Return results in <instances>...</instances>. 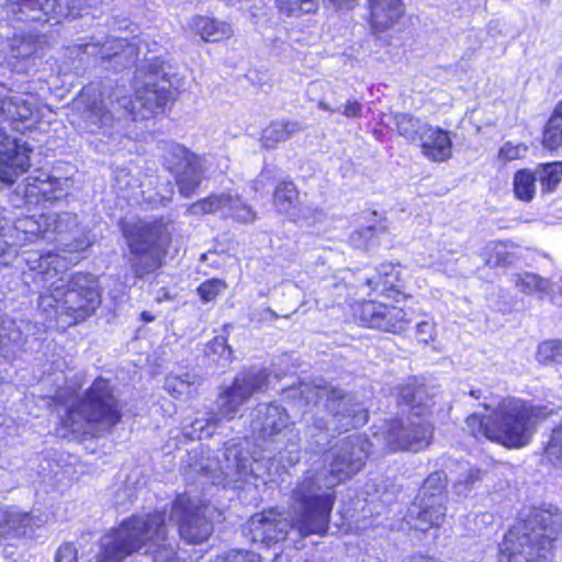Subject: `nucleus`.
<instances>
[{"mask_svg":"<svg viewBox=\"0 0 562 562\" xmlns=\"http://www.w3.org/2000/svg\"><path fill=\"white\" fill-rule=\"evenodd\" d=\"M367 451L359 436H349L336 443L326 454L328 468L308 474L293 490L294 524L302 533L322 535L327 530L335 496L330 492L341 481L358 473Z\"/></svg>","mask_w":562,"mask_h":562,"instance_id":"obj_1","label":"nucleus"},{"mask_svg":"<svg viewBox=\"0 0 562 562\" xmlns=\"http://www.w3.org/2000/svg\"><path fill=\"white\" fill-rule=\"evenodd\" d=\"M481 407L488 415L469 414L464 419L468 435L477 441L487 440L507 449L528 446L538 425L557 414L553 407L513 395L502 397L494 407L486 403Z\"/></svg>","mask_w":562,"mask_h":562,"instance_id":"obj_2","label":"nucleus"},{"mask_svg":"<svg viewBox=\"0 0 562 562\" xmlns=\"http://www.w3.org/2000/svg\"><path fill=\"white\" fill-rule=\"evenodd\" d=\"M47 267L35 274L44 288L38 297V312L45 321H61L75 325L92 315L101 303L95 278L89 273L60 274L56 267L59 257L48 255Z\"/></svg>","mask_w":562,"mask_h":562,"instance_id":"obj_3","label":"nucleus"},{"mask_svg":"<svg viewBox=\"0 0 562 562\" xmlns=\"http://www.w3.org/2000/svg\"><path fill=\"white\" fill-rule=\"evenodd\" d=\"M166 515L155 512L134 515L123 520L116 529L101 537L97 562H122L145 548V554L162 562L172 559L176 549L167 535Z\"/></svg>","mask_w":562,"mask_h":562,"instance_id":"obj_4","label":"nucleus"},{"mask_svg":"<svg viewBox=\"0 0 562 562\" xmlns=\"http://www.w3.org/2000/svg\"><path fill=\"white\" fill-rule=\"evenodd\" d=\"M561 529L557 512L535 508L505 533L498 562H552Z\"/></svg>","mask_w":562,"mask_h":562,"instance_id":"obj_5","label":"nucleus"},{"mask_svg":"<svg viewBox=\"0 0 562 562\" xmlns=\"http://www.w3.org/2000/svg\"><path fill=\"white\" fill-rule=\"evenodd\" d=\"M171 67L159 58L147 60L135 71V99L117 98V104L133 120H146L162 112L172 99Z\"/></svg>","mask_w":562,"mask_h":562,"instance_id":"obj_6","label":"nucleus"},{"mask_svg":"<svg viewBox=\"0 0 562 562\" xmlns=\"http://www.w3.org/2000/svg\"><path fill=\"white\" fill-rule=\"evenodd\" d=\"M170 224L162 220L126 222L122 226L130 256L128 265L138 279L155 273L161 266L170 244Z\"/></svg>","mask_w":562,"mask_h":562,"instance_id":"obj_7","label":"nucleus"},{"mask_svg":"<svg viewBox=\"0 0 562 562\" xmlns=\"http://www.w3.org/2000/svg\"><path fill=\"white\" fill-rule=\"evenodd\" d=\"M121 413L110 382L103 378L94 380L85 397L71 407L64 419L72 432L98 436L119 423Z\"/></svg>","mask_w":562,"mask_h":562,"instance_id":"obj_8","label":"nucleus"},{"mask_svg":"<svg viewBox=\"0 0 562 562\" xmlns=\"http://www.w3.org/2000/svg\"><path fill=\"white\" fill-rule=\"evenodd\" d=\"M285 393L288 397L305 405L312 401L325 400L324 407L331 415V419L329 422L323 415H314L306 429V435L311 438H316L323 431H347L358 423L357 412L350 398L340 389L301 383L297 387L288 389Z\"/></svg>","mask_w":562,"mask_h":562,"instance_id":"obj_9","label":"nucleus"},{"mask_svg":"<svg viewBox=\"0 0 562 562\" xmlns=\"http://www.w3.org/2000/svg\"><path fill=\"white\" fill-rule=\"evenodd\" d=\"M250 416V430L258 446L278 452L297 449L299 432L285 408L274 403H261Z\"/></svg>","mask_w":562,"mask_h":562,"instance_id":"obj_10","label":"nucleus"},{"mask_svg":"<svg viewBox=\"0 0 562 562\" xmlns=\"http://www.w3.org/2000/svg\"><path fill=\"white\" fill-rule=\"evenodd\" d=\"M447 481L442 472L430 473L415 497L413 508L408 509L405 520L411 529L427 532L439 529L447 515Z\"/></svg>","mask_w":562,"mask_h":562,"instance_id":"obj_11","label":"nucleus"},{"mask_svg":"<svg viewBox=\"0 0 562 562\" xmlns=\"http://www.w3.org/2000/svg\"><path fill=\"white\" fill-rule=\"evenodd\" d=\"M269 372L263 368L252 367L247 371L237 374L232 385L223 389L217 397V412L213 414L210 422L220 424L223 419L232 420L239 408L250 397L268 386Z\"/></svg>","mask_w":562,"mask_h":562,"instance_id":"obj_12","label":"nucleus"},{"mask_svg":"<svg viewBox=\"0 0 562 562\" xmlns=\"http://www.w3.org/2000/svg\"><path fill=\"white\" fill-rule=\"evenodd\" d=\"M269 372L263 368L252 367L247 371L237 374L232 385L223 389L217 397V412L213 414L210 422L220 424L223 419L232 420L239 408L250 397L268 386Z\"/></svg>","mask_w":562,"mask_h":562,"instance_id":"obj_13","label":"nucleus"},{"mask_svg":"<svg viewBox=\"0 0 562 562\" xmlns=\"http://www.w3.org/2000/svg\"><path fill=\"white\" fill-rule=\"evenodd\" d=\"M195 467L196 471L210 477L213 484L243 482L254 474L248 452L238 445L226 447L222 459L207 457Z\"/></svg>","mask_w":562,"mask_h":562,"instance_id":"obj_14","label":"nucleus"},{"mask_svg":"<svg viewBox=\"0 0 562 562\" xmlns=\"http://www.w3.org/2000/svg\"><path fill=\"white\" fill-rule=\"evenodd\" d=\"M215 508L210 504L196 505L181 496L172 505L170 519L178 524L179 535L189 543H201L213 532L212 514Z\"/></svg>","mask_w":562,"mask_h":562,"instance_id":"obj_15","label":"nucleus"},{"mask_svg":"<svg viewBox=\"0 0 562 562\" xmlns=\"http://www.w3.org/2000/svg\"><path fill=\"white\" fill-rule=\"evenodd\" d=\"M164 166L176 176V182L182 196L192 195L203 179L200 159L189 149L177 143L162 146Z\"/></svg>","mask_w":562,"mask_h":562,"instance_id":"obj_16","label":"nucleus"},{"mask_svg":"<svg viewBox=\"0 0 562 562\" xmlns=\"http://www.w3.org/2000/svg\"><path fill=\"white\" fill-rule=\"evenodd\" d=\"M409 279L411 273L407 267L398 263L391 265L389 269V299H392L395 303L404 302V305L389 304V333L402 334L411 327L414 311L405 305L406 301L412 299L408 292Z\"/></svg>","mask_w":562,"mask_h":562,"instance_id":"obj_17","label":"nucleus"},{"mask_svg":"<svg viewBox=\"0 0 562 562\" xmlns=\"http://www.w3.org/2000/svg\"><path fill=\"white\" fill-rule=\"evenodd\" d=\"M434 430L427 420L407 424L397 418L389 420V452H418L431 443Z\"/></svg>","mask_w":562,"mask_h":562,"instance_id":"obj_18","label":"nucleus"},{"mask_svg":"<svg viewBox=\"0 0 562 562\" xmlns=\"http://www.w3.org/2000/svg\"><path fill=\"white\" fill-rule=\"evenodd\" d=\"M293 501V495L291 496ZM293 502L290 506L291 522L283 518L282 515L273 509L265 510L254 515L248 521V531L254 542L270 546L286 539L290 528H294L303 537L310 533H302L294 524Z\"/></svg>","mask_w":562,"mask_h":562,"instance_id":"obj_19","label":"nucleus"},{"mask_svg":"<svg viewBox=\"0 0 562 562\" xmlns=\"http://www.w3.org/2000/svg\"><path fill=\"white\" fill-rule=\"evenodd\" d=\"M75 106L80 112L83 128L90 133L110 125L113 120L112 111L103 104L102 93L94 87L83 88L75 100Z\"/></svg>","mask_w":562,"mask_h":562,"instance_id":"obj_20","label":"nucleus"},{"mask_svg":"<svg viewBox=\"0 0 562 562\" xmlns=\"http://www.w3.org/2000/svg\"><path fill=\"white\" fill-rule=\"evenodd\" d=\"M46 45L44 36L16 35L10 42L7 63L13 71L27 72L35 66V60L43 56Z\"/></svg>","mask_w":562,"mask_h":562,"instance_id":"obj_21","label":"nucleus"},{"mask_svg":"<svg viewBox=\"0 0 562 562\" xmlns=\"http://www.w3.org/2000/svg\"><path fill=\"white\" fill-rule=\"evenodd\" d=\"M420 153L431 162H445L452 158L451 132L430 124H424L419 136Z\"/></svg>","mask_w":562,"mask_h":562,"instance_id":"obj_22","label":"nucleus"},{"mask_svg":"<svg viewBox=\"0 0 562 562\" xmlns=\"http://www.w3.org/2000/svg\"><path fill=\"white\" fill-rule=\"evenodd\" d=\"M396 402L416 417L430 416L435 406L434 396L425 384L417 382L416 378L398 386Z\"/></svg>","mask_w":562,"mask_h":562,"instance_id":"obj_23","label":"nucleus"},{"mask_svg":"<svg viewBox=\"0 0 562 562\" xmlns=\"http://www.w3.org/2000/svg\"><path fill=\"white\" fill-rule=\"evenodd\" d=\"M26 181L23 187L26 205L38 204L41 201H56L66 195V179L52 178L43 173L42 177H29Z\"/></svg>","mask_w":562,"mask_h":562,"instance_id":"obj_24","label":"nucleus"},{"mask_svg":"<svg viewBox=\"0 0 562 562\" xmlns=\"http://www.w3.org/2000/svg\"><path fill=\"white\" fill-rule=\"evenodd\" d=\"M32 327L30 321L16 322L0 314V353L5 358L15 356L23 349Z\"/></svg>","mask_w":562,"mask_h":562,"instance_id":"obj_25","label":"nucleus"},{"mask_svg":"<svg viewBox=\"0 0 562 562\" xmlns=\"http://www.w3.org/2000/svg\"><path fill=\"white\" fill-rule=\"evenodd\" d=\"M299 203V192L292 182H281L274 190L273 204L279 213L293 216L295 218L322 221L325 217L322 209L305 207L301 210V214H296V205Z\"/></svg>","mask_w":562,"mask_h":562,"instance_id":"obj_26","label":"nucleus"},{"mask_svg":"<svg viewBox=\"0 0 562 562\" xmlns=\"http://www.w3.org/2000/svg\"><path fill=\"white\" fill-rule=\"evenodd\" d=\"M137 57V48L124 38H108L100 42V60L111 64L114 70H120L133 65Z\"/></svg>","mask_w":562,"mask_h":562,"instance_id":"obj_27","label":"nucleus"},{"mask_svg":"<svg viewBox=\"0 0 562 562\" xmlns=\"http://www.w3.org/2000/svg\"><path fill=\"white\" fill-rule=\"evenodd\" d=\"M517 249L518 246L510 240H490L479 256L484 266L490 269H507L518 259Z\"/></svg>","mask_w":562,"mask_h":562,"instance_id":"obj_28","label":"nucleus"},{"mask_svg":"<svg viewBox=\"0 0 562 562\" xmlns=\"http://www.w3.org/2000/svg\"><path fill=\"white\" fill-rule=\"evenodd\" d=\"M31 516L8 507H0V544L11 543L26 533Z\"/></svg>","mask_w":562,"mask_h":562,"instance_id":"obj_29","label":"nucleus"},{"mask_svg":"<svg viewBox=\"0 0 562 562\" xmlns=\"http://www.w3.org/2000/svg\"><path fill=\"white\" fill-rule=\"evenodd\" d=\"M237 195L231 193H214L205 199H201L192 203L188 207V212L192 215H206L221 213L223 216L232 214L233 207L236 206Z\"/></svg>","mask_w":562,"mask_h":562,"instance_id":"obj_30","label":"nucleus"},{"mask_svg":"<svg viewBox=\"0 0 562 562\" xmlns=\"http://www.w3.org/2000/svg\"><path fill=\"white\" fill-rule=\"evenodd\" d=\"M303 128V125L297 121H274L262 131L261 145L267 149L276 148L279 143L288 140L302 132Z\"/></svg>","mask_w":562,"mask_h":562,"instance_id":"obj_31","label":"nucleus"},{"mask_svg":"<svg viewBox=\"0 0 562 562\" xmlns=\"http://www.w3.org/2000/svg\"><path fill=\"white\" fill-rule=\"evenodd\" d=\"M202 382V376L195 373L169 374L165 381V390L177 400H188L198 395Z\"/></svg>","mask_w":562,"mask_h":562,"instance_id":"obj_32","label":"nucleus"},{"mask_svg":"<svg viewBox=\"0 0 562 562\" xmlns=\"http://www.w3.org/2000/svg\"><path fill=\"white\" fill-rule=\"evenodd\" d=\"M537 175L533 169L524 167L513 173L512 191L514 199L522 203H531L537 196Z\"/></svg>","mask_w":562,"mask_h":562,"instance_id":"obj_33","label":"nucleus"},{"mask_svg":"<svg viewBox=\"0 0 562 562\" xmlns=\"http://www.w3.org/2000/svg\"><path fill=\"white\" fill-rule=\"evenodd\" d=\"M35 105L25 95L15 94L10 98H0V117L8 121L31 120L35 113Z\"/></svg>","mask_w":562,"mask_h":562,"instance_id":"obj_34","label":"nucleus"},{"mask_svg":"<svg viewBox=\"0 0 562 562\" xmlns=\"http://www.w3.org/2000/svg\"><path fill=\"white\" fill-rule=\"evenodd\" d=\"M12 5L13 12H19L21 21H47L49 14L55 10L54 0H8Z\"/></svg>","mask_w":562,"mask_h":562,"instance_id":"obj_35","label":"nucleus"},{"mask_svg":"<svg viewBox=\"0 0 562 562\" xmlns=\"http://www.w3.org/2000/svg\"><path fill=\"white\" fill-rule=\"evenodd\" d=\"M541 195L554 193L562 183V160L540 162L533 169Z\"/></svg>","mask_w":562,"mask_h":562,"instance_id":"obj_36","label":"nucleus"},{"mask_svg":"<svg viewBox=\"0 0 562 562\" xmlns=\"http://www.w3.org/2000/svg\"><path fill=\"white\" fill-rule=\"evenodd\" d=\"M540 144L543 149L550 153L562 149V117L552 111H550L542 125Z\"/></svg>","mask_w":562,"mask_h":562,"instance_id":"obj_37","label":"nucleus"},{"mask_svg":"<svg viewBox=\"0 0 562 562\" xmlns=\"http://www.w3.org/2000/svg\"><path fill=\"white\" fill-rule=\"evenodd\" d=\"M194 26L206 42H220L233 35V29L228 23L215 19L199 16L194 21Z\"/></svg>","mask_w":562,"mask_h":562,"instance_id":"obj_38","label":"nucleus"},{"mask_svg":"<svg viewBox=\"0 0 562 562\" xmlns=\"http://www.w3.org/2000/svg\"><path fill=\"white\" fill-rule=\"evenodd\" d=\"M53 18H77L88 13V10L98 5L100 0H54Z\"/></svg>","mask_w":562,"mask_h":562,"instance_id":"obj_39","label":"nucleus"},{"mask_svg":"<svg viewBox=\"0 0 562 562\" xmlns=\"http://www.w3.org/2000/svg\"><path fill=\"white\" fill-rule=\"evenodd\" d=\"M516 288L526 295L544 294L549 291L550 282L548 279L532 272H521L516 274Z\"/></svg>","mask_w":562,"mask_h":562,"instance_id":"obj_40","label":"nucleus"},{"mask_svg":"<svg viewBox=\"0 0 562 562\" xmlns=\"http://www.w3.org/2000/svg\"><path fill=\"white\" fill-rule=\"evenodd\" d=\"M394 124L396 133L409 142L419 139L424 126L418 119L406 113L395 114Z\"/></svg>","mask_w":562,"mask_h":562,"instance_id":"obj_41","label":"nucleus"},{"mask_svg":"<svg viewBox=\"0 0 562 562\" xmlns=\"http://www.w3.org/2000/svg\"><path fill=\"white\" fill-rule=\"evenodd\" d=\"M542 456L548 462L562 465V420L551 429Z\"/></svg>","mask_w":562,"mask_h":562,"instance_id":"obj_42","label":"nucleus"},{"mask_svg":"<svg viewBox=\"0 0 562 562\" xmlns=\"http://www.w3.org/2000/svg\"><path fill=\"white\" fill-rule=\"evenodd\" d=\"M46 231H52L63 235L74 233L78 228L77 215L69 212L55 214L53 216H44Z\"/></svg>","mask_w":562,"mask_h":562,"instance_id":"obj_43","label":"nucleus"},{"mask_svg":"<svg viewBox=\"0 0 562 562\" xmlns=\"http://www.w3.org/2000/svg\"><path fill=\"white\" fill-rule=\"evenodd\" d=\"M537 359L542 364L562 363V339H551L538 346Z\"/></svg>","mask_w":562,"mask_h":562,"instance_id":"obj_44","label":"nucleus"},{"mask_svg":"<svg viewBox=\"0 0 562 562\" xmlns=\"http://www.w3.org/2000/svg\"><path fill=\"white\" fill-rule=\"evenodd\" d=\"M69 57L79 58L81 61L88 60L90 57L100 58V42L94 37L88 41H81L67 47Z\"/></svg>","mask_w":562,"mask_h":562,"instance_id":"obj_45","label":"nucleus"},{"mask_svg":"<svg viewBox=\"0 0 562 562\" xmlns=\"http://www.w3.org/2000/svg\"><path fill=\"white\" fill-rule=\"evenodd\" d=\"M370 10V25L376 34H383L386 30V1L385 0H368Z\"/></svg>","mask_w":562,"mask_h":562,"instance_id":"obj_46","label":"nucleus"},{"mask_svg":"<svg viewBox=\"0 0 562 562\" xmlns=\"http://www.w3.org/2000/svg\"><path fill=\"white\" fill-rule=\"evenodd\" d=\"M280 11L292 15L313 13L318 8V0H277Z\"/></svg>","mask_w":562,"mask_h":562,"instance_id":"obj_47","label":"nucleus"},{"mask_svg":"<svg viewBox=\"0 0 562 562\" xmlns=\"http://www.w3.org/2000/svg\"><path fill=\"white\" fill-rule=\"evenodd\" d=\"M527 151L528 147L522 143L514 144L512 142H505L497 153V158L501 162L506 165L525 158Z\"/></svg>","mask_w":562,"mask_h":562,"instance_id":"obj_48","label":"nucleus"},{"mask_svg":"<svg viewBox=\"0 0 562 562\" xmlns=\"http://www.w3.org/2000/svg\"><path fill=\"white\" fill-rule=\"evenodd\" d=\"M226 284L220 279L206 280L198 288V293L202 301H213L224 289Z\"/></svg>","mask_w":562,"mask_h":562,"instance_id":"obj_49","label":"nucleus"},{"mask_svg":"<svg viewBox=\"0 0 562 562\" xmlns=\"http://www.w3.org/2000/svg\"><path fill=\"white\" fill-rule=\"evenodd\" d=\"M114 180L117 190L122 193L128 192L139 186L138 180L132 176L126 168H117L114 171Z\"/></svg>","mask_w":562,"mask_h":562,"instance_id":"obj_50","label":"nucleus"},{"mask_svg":"<svg viewBox=\"0 0 562 562\" xmlns=\"http://www.w3.org/2000/svg\"><path fill=\"white\" fill-rule=\"evenodd\" d=\"M216 562H260V555L251 551L232 550L218 555Z\"/></svg>","mask_w":562,"mask_h":562,"instance_id":"obj_51","label":"nucleus"},{"mask_svg":"<svg viewBox=\"0 0 562 562\" xmlns=\"http://www.w3.org/2000/svg\"><path fill=\"white\" fill-rule=\"evenodd\" d=\"M416 339L419 344L427 345L435 340V324L430 321H422L416 324Z\"/></svg>","mask_w":562,"mask_h":562,"instance_id":"obj_52","label":"nucleus"},{"mask_svg":"<svg viewBox=\"0 0 562 562\" xmlns=\"http://www.w3.org/2000/svg\"><path fill=\"white\" fill-rule=\"evenodd\" d=\"M78 549L72 542L61 543L55 554V562H77Z\"/></svg>","mask_w":562,"mask_h":562,"instance_id":"obj_53","label":"nucleus"},{"mask_svg":"<svg viewBox=\"0 0 562 562\" xmlns=\"http://www.w3.org/2000/svg\"><path fill=\"white\" fill-rule=\"evenodd\" d=\"M375 229L373 226H368L364 228H360L356 232H353L349 240L351 245L356 248H363L367 246L368 241L371 240L374 237Z\"/></svg>","mask_w":562,"mask_h":562,"instance_id":"obj_54","label":"nucleus"},{"mask_svg":"<svg viewBox=\"0 0 562 562\" xmlns=\"http://www.w3.org/2000/svg\"><path fill=\"white\" fill-rule=\"evenodd\" d=\"M229 216L243 223H251L256 220L254 210L249 205L241 203L238 196L236 206L233 207Z\"/></svg>","mask_w":562,"mask_h":562,"instance_id":"obj_55","label":"nucleus"},{"mask_svg":"<svg viewBox=\"0 0 562 562\" xmlns=\"http://www.w3.org/2000/svg\"><path fill=\"white\" fill-rule=\"evenodd\" d=\"M362 317L369 327H380L383 321L382 314L375 311L373 302H367L362 305Z\"/></svg>","mask_w":562,"mask_h":562,"instance_id":"obj_56","label":"nucleus"},{"mask_svg":"<svg viewBox=\"0 0 562 562\" xmlns=\"http://www.w3.org/2000/svg\"><path fill=\"white\" fill-rule=\"evenodd\" d=\"M209 352L213 355H218L221 358L225 360H229L232 355L231 348L226 345L225 339L221 337H216L210 342Z\"/></svg>","mask_w":562,"mask_h":562,"instance_id":"obj_57","label":"nucleus"},{"mask_svg":"<svg viewBox=\"0 0 562 562\" xmlns=\"http://www.w3.org/2000/svg\"><path fill=\"white\" fill-rule=\"evenodd\" d=\"M404 13V3L401 0H389V26L397 22Z\"/></svg>","mask_w":562,"mask_h":562,"instance_id":"obj_58","label":"nucleus"},{"mask_svg":"<svg viewBox=\"0 0 562 562\" xmlns=\"http://www.w3.org/2000/svg\"><path fill=\"white\" fill-rule=\"evenodd\" d=\"M344 115L350 119L361 116L362 105L358 101H348L342 111Z\"/></svg>","mask_w":562,"mask_h":562,"instance_id":"obj_59","label":"nucleus"},{"mask_svg":"<svg viewBox=\"0 0 562 562\" xmlns=\"http://www.w3.org/2000/svg\"><path fill=\"white\" fill-rule=\"evenodd\" d=\"M333 3L337 10H349L353 7L357 0H327Z\"/></svg>","mask_w":562,"mask_h":562,"instance_id":"obj_60","label":"nucleus"},{"mask_svg":"<svg viewBox=\"0 0 562 562\" xmlns=\"http://www.w3.org/2000/svg\"><path fill=\"white\" fill-rule=\"evenodd\" d=\"M261 314V318H267L268 316L272 319H276L278 318V315L276 312H273L271 308H262V311L260 312Z\"/></svg>","mask_w":562,"mask_h":562,"instance_id":"obj_61","label":"nucleus"},{"mask_svg":"<svg viewBox=\"0 0 562 562\" xmlns=\"http://www.w3.org/2000/svg\"><path fill=\"white\" fill-rule=\"evenodd\" d=\"M551 111L562 117V97L554 103Z\"/></svg>","mask_w":562,"mask_h":562,"instance_id":"obj_62","label":"nucleus"},{"mask_svg":"<svg viewBox=\"0 0 562 562\" xmlns=\"http://www.w3.org/2000/svg\"><path fill=\"white\" fill-rule=\"evenodd\" d=\"M318 109L333 113L334 109L324 101H319L317 104Z\"/></svg>","mask_w":562,"mask_h":562,"instance_id":"obj_63","label":"nucleus"},{"mask_svg":"<svg viewBox=\"0 0 562 562\" xmlns=\"http://www.w3.org/2000/svg\"><path fill=\"white\" fill-rule=\"evenodd\" d=\"M140 317L144 322H153L155 317L149 312H143Z\"/></svg>","mask_w":562,"mask_h":562,"instance_id":"obj_64","label":"nucleus"}]
</instances>
